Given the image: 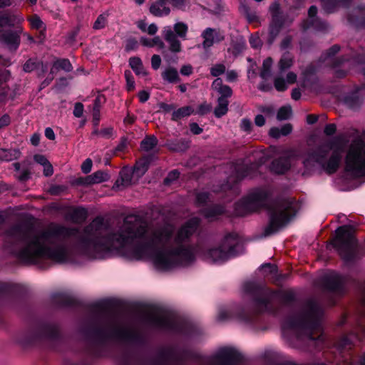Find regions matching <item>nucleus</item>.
Here are the masks:
<instances>
[{
    "mask_svg": "<svg viewBox=\"0 0 365 365\" xmlns=\"http://www.w3.org/2000/svg\"><path fill=\"white\" fill-rule=\"evenodd\" d=\"M97 225L94 220L83 232L61 226L43 232V258L66 262L79 257L101 259L119 255L129 260L148 259L161 271L187 266L195 259L190 237L199 225L197 217L178 231L170 224L148 226L131 217L106 234L96 229Z\"/></svg>",
    "mask_w": 365,
    "mask_h": 365,
    "instance_id": "obj_1",
    "label": "nucleus"
},
{
    "mask_svg": "<svg viewBox=\"0 0 365 365\" xmlns=\"http://www.w3.org/2000/svg\"><path fill=\"white\" fill-rule=\"evenodd\" d=\"M341 158V148L329 142L306 153L303 164L308 171L322 170L330 174L337 170Z\"/></svg>",
    "mask_w": 365,
    "mask_h": 365,
    "instance_id": "obj_2",
    "label": "nucleus"
},
{
    "mask_svg": "<svg viewBox=\"0 0 365 365\" xmlns=\"http://www.w3.org/2000/svg\"><path fill=\"white\" fill-rule=\"evenodd\" d=\"M242 252L240 240L235 235L226 236L218 246L206 248L202 253V258L212 264H221L230 257Z\"/></svg>",
    "mask_w": 365,
    "mask_h": 365,
    "instance_id": "obj_3",
    "label": "nucleus"
},
{
    "mask_svg": "<svg viewBox=\"0 0 365 365\" xmlns=\"http://www.w3.org/2000/svg\"><path fill=\"white\" fill-rule=\"evenodd\" d=\"M269 222L266 232L274 233L285 227L295 216L294 205L287 200L272 203L269 208Z\"/></svg>",
    "mask_w": 365,
    "mask_h": 365,
    "instance_id": "obj_4",
    "label": "nucleus"
},
{
    "mask_svg": "<svg viewBox=\"0 0 365 365\" xmlns=\"http://www.w3.org/2000/svg\"><path fill=\"white\" fill-rule=\"evenodd\" d=\"M346 170L353 178H365V143L354 141L350 146L346 157Z\"/></svg>",
    "mask_w": 365,
    "mask_h": 365,
    "instance_id": "obj_5",
    "label": "nucleus"
},
{
    "mask_svg": "<svg viewBox=\"0 0 365 365\" xmlns=\"http://www.w3.org/2000/svg\"><path fill=\"white\" fill-rule=\"evenodd\" d=\"M188 31V26L183 22H176L173 29L170 26H164L162 30V34L168 43L169 50L173 53H179L181 51V43L178 37L182 39H186Z\"/></svg>",
    "mask_w": 365,
    "mask_h": 365,
    "instance_id": "obj_6",
    "label": "nucleus"
},
{
    "mask_svg": "<svg viewBox=\"0 0 365 365\" xmlns=\"http://www.w3.org/2000/svg\"><path fill=\"white\" fill-rule=\"evenodd\" d=\"M356 244V240L351 227L343 226L336 230V237L334 241V245L345 260L349 259V255Z\"/></svg>",
    "mask_w": 365,
    "mask_h": 365,
    "instance_id": "obj_7",
    "label": "nucleus"
},
{
    "mask_svg": "<svg viewBox=\"0 0 365 365\" xmlns=\"http://www.w3.org/2000/svg\"><path fill=\"white\" fill-rule=\"evenodd\" d=\"M283 329L284 331H290L297 337H306L310 341L314 340V339L311 336L312 331L307 322H305L300 317H291L287 319L284 322Z\"/></svg>",
    "mask_w": 365,
    "mask_h": 365,
    "instance_id": "obj_8",
    "label": "nucleus"
},
{
    "mask_svg": "<svg viewBox=\"0 0 365 365\" xmlns=\"http://www.w3.org/2000/svg\"><path fill=\"white\" fill-rule=\"evenodd\" d=\"M237 351L231 347L220 348L215 354L206 359L207 365H230L237 359Z\"/></svg>",
    "mask_w": 365,
    "mask_h": 365,
    "instance_id": "obj_9",
    "label": "nucleus"
},
{
    "mask_svg": "<svg viewBox=\"0 0 365 365\" xmlns=\"http://www.w3.org/2000/svg\"><path fill=\"white\" fill-rule=\"evenodd\" d=\"M146 319L150 324L157 327H166L170 324L168 313L158 308L148 309Z\"/></svg>",
    "mask_w": 365,
    "mask_h": 365,
    "instance_id": "obj_10",
    "label": "nucleus"
},
{
    "mask_svg": "<svg viewBox=\"0 0 365 365\" xmlns=\"http://www.w3.org/2000/svg\"><path fill=\"white\" fill-rule=\"evenodd\" d=\"M202 37L204 41L202 46L205 48L211 47L216 43H218L224 39V36L219 31L210 28L206 29L202 34Z\"/></svg>",
    "mask_w": 365,
    "mask_h": 365,
    "instance_id": "obj_11",
    "label": "nucleus"
},
{
    "mask_svg": "<svg viewBox=\"0 0 365 365\" xmlns=\"http://www.w3.org/2000/svg\"><path fill=\"white\" fill-rule=\"evenodd\" d=\"M297 80V75L293 72H289L286 75V79L282 76V73L274 78V87L278 91H283L287 88L289 84L294 83Z\"/></svg>",
    "mask_w": 365,
    "mask_h": 365,
    "instance_id": "obj_12",
    "label": "nucleus"
},
{
    "mask_svg": "<svg viewBox=\"0 0 365 365\" xmlns=\"http://www.w3.org/2000/svg\"><path fill=\"white\" fill-rule=\"evenodd\" d=\"M150 11L155 16L162 17L168 15L170 9L164 0H159L150 6Z\"/></svg>",
    "mask_w": 365,
    "mask_h": 365,
    "instance_id": "obj_13",
    "label": "nucleus"
},
{
    "mask_svg": "<svg viewBox=\"0 0 365 365\" xmlns=\"http://www.w3.org/2000/svg\"><path fill=\"white\" fill-rule=\"evenodd\" d=\"M0 43L6 46L9 50H16L19 45V38L16 34L6 33L0 37Z\"/></svg>",
    "mask_w": 365,
    "mask_h": 365,
    "instance_id": "obj_14",
    "label": "nucleus"
},
{
    "mask_svg": "<svg viewBox=\"0 0 365 365\" xmlns=\"http://www.w3.org/2000/svg\"><path fill=\"white\" fill-rule=\"evenodd\" d=\"M22 18L17 14H11L8 13H0V31L5 26H14L19 23Z\"/></svg>",
    "mask_w": 365,
    "mask_h": 365,
    "instance_id": "obj_15",
    "label": "nucleus"
},
{
    "mask_svg": "<svg viewBox=\"0 0 365 365\" xmlns=\"http://www.w3.org/2000/svg\"><path fill=\"white\" fill-rule=\"evenodd\" d=\"M109 178L108 174L103 171H97L92 175L87 176L85 179L86 184H97L107 181Z\"/></svg>",
    "mask_w": 365,
    "mask_h": 365,
    "instance_id": "obj_16",
    "label": "nucleus"
},
{
    "mask_svg": "<svg viewBox=\"0 0 365 365\" xmlns=\"http://www.w3.org/2000/svg\"><path fill=\"white\" fill-rule=\"evenodd\" d=\"M162 78L164 81L170 83H178L180 81V77L176 68L173 67H168L162 72Z\"/></svg>",
    "mask_w": 365,
    "mask_h": 365,
    "instance_id": "obj_17",
    "label": "nucleus"
},
{
    "mask_svg": "<svg viewBox=\"0 0 365 365\" xmlns=\"http://www.w3.org/2000/svg\"><path fill=\"white\" fill-rule=\"evenodd\" d=\"M292 130V127L289 123H287L281 128L273 127L269 130V135L274 138H279L281 136H285L289 134Z\"/></svg>",
    "mask_w": 365,
    "mask_h": 365,
    "instance_id": "obj_18",
    "label": "nucleus"
},
{
    "mask_svg": "<svg viewBox=\"0 0 365 365\" xmlns=\"http://www.w3.org/2000/svg\"><path fill=\"white\" fill-rule=\"evenodd\" d=\"M129 65L135 73L137 76H145L147 71L143 66L141 60L138 57L130 58L129 60Z\"/></svg>",
    "mask_w": 365,
    "mask_h": 365,
    "instance_id": "obj_19",
    "label": "nucleus"
},
{
    "mask_svg": "<svg viewBox=\"0 0 365 365\" xmlns=\"http://www.w3.org/2000/svg\"><path fill=\"white\" fill-rule=\"evenodd\" d=\"M140 43L147 47L157 46L158 49L165 48V43L160 36H157L153 38H148L146 37H141L140 39Z\"/></svg>",
    "mask_w": 365,
    "mask_h": 365,
    "instance_id": "obj_20",
    "label": "nucleus"
},
{
    "mask_svg": "<svg viewBox=\"0 0 365 365\" xmlns=\"http://www.w3.org/2000/svg\"><path fill=\"white\" fill-rule=\"evenodd\" d=\"M293 64V57L289 53H284L281 57L278 67L282 73L285 70L289 68Z\"/></svg>",
    "mask_w": 365,
    "mask_h": 365,
    "instance_id": "obj_21",
    "label": "nucleus"
},
{
    "mask_svg": "<svg viewBox=\"0 0 365 365\" xmlns=\"http://www.w3.org/2000/svg\"><path fill=\"white\" fill-rule=\"evenodd\" d=\"M20 155V152L16 149H0V160L4 161H11L17 159Z\"/></svg>",
    "mask_w": 365,
    "mask_h": 365,
    "instance_id": "obj_22",
    "label": "nucleus"
},
{
    "mask_svg": "<svg viewBox=\"0 0 365 365\" xmlns=\"http://www.w3.org/2000/svg\"><path fill=\"white\" fill-rule=\"evenodd\" d=\"M290 167V163L288 160L280 159L275 160L272 163V169L274 172L281 174L287 171Z\"/></svg>",
    "mask_w": 365,
    "mask_h": 365,
    "instance_id": "obj_23",
    "label": "nucleus"
},
{
    "mask_svg": "<svg viewBox=\"0 0 365 365\" xmlns=\"http://www.w3.org/2000/svg\"><path fill=\"white\" fill-rule=\"evenodd\" d=\"M218 105L215 109V115L217 118H220L222 115H225L228 110V101L223 97H220L218 98Z\"/></svg>",
    "mask_w": 365,
    "mask_h": 365,
    "instance_id": "obj_24",
    "label": "nucleus"
},
{
    "mask_svg": "<svg viewBox=\"0 0 365 365\" xmlns=\"http://www.w3.org/2000/svg\"><path fill=\"white\" fill-rule=\"evenodd\" d=\"M273 64L272 59L269 57L264 60L263 64H262V68L260 72V77L266 80L271 76V69Z\"/></svg>",
    "mask_w": 365,
    "mask_h": 365,
    "instance_id": "obj_25",
    "label": "nucleus"
},
{
    "mask_svg": "<svg viewBox=\"0 0 365 365\" xmlns=\"http://www.w3.org/2000/svg\"><path fill=\"white\" fill-rule=\"evenodd\" d=\"M148 168V163L147 160H142L137 162L133 175L137 177H140L147 171Z\"/></svg>",
    "mask_w": 365,
    "mask_h": 365,
    "instance_id": "obj_26",
    "label": "nucleus"
},
{
    "mask_svg": "<svg viewBox=\"0 0 365 365\" xmlns=\"http://www.w3.org/2000/svg\"><path fill=\"white\" fill-rule=\"evenodd\" d=\"M157 144V139L154 136H150L144 139L140 144V148L143 150L150 151Z\"/></svg>",
    "mask_w": 365,
    "mask_h": 365,
    "instance_id": "obj_27",
    "label": "nucleus"
},
{
    "mask_svg": "<svg viewBox=\"0 0 365 365\" xmlns=\"http://www.w3.org/2000/svg\"><path fill=\"white\" fill-rule=\"evenodd\" d=\"M192 113V109L191 107H183L174 111L173 113L172 118L173 120H177L178 119H180L181 118L190 115Z\"/></svg>",
    "mask_w": 365,
    "mask_h": 365,
    "instance_id": "obj_28",
    "label": "nucleus"
},
{
    "mask_svg": "<svg viewBox=\"0 0 365 365\" xmlns=\"http://www.w3.org/2000/svg\"><path fill=\"white\" fill-rule=\"evenodd\" d=\"M292 115V108L289 106H285L280 108L277 114L278 120H284L290 118Z\"/></svg>",
    "mask_w": 365,
    "mask_h": 365,
    "instance_id": "obj_29",
    "label": "nucleus"
},
{
    "mask_svg": "<svg viewBox=\"0 0 365 365\" xmlns=\"http://www.w3.org/2000/svg\"><path fill=\"white\" fill-rule=\"evenodd\" d=\"M53 67L56 69H62L66 72L72 70L73 67L70 61L67 59H61L54 63Z\"/></svg>",
    "mask_w": 365,
    "mask_h": 365,
    "instance_id": "obj_30",
    "label": "nucleus"
},
{
    "mask_svg": "<svg viewBox=\"0 0 365 365\" xmlns=\"http://www.w3.org/2000/svg\"><path fill=\"white\" fill-rule=\"evenodd\" d=\"M259 271L262 274L267 276L269 274H274L277 272V267L271 264H265L261 266Z\"/></svg>",
    "mask_w": 365,
    "mask_h": 365,
    "instance_id": "obj_31",
    "label": "nucleus"
},
{
    "mask_svg": "<svg viewBox=\"0 0 365 365\" xmlns=\"http://www.w3.org/2000/svg\"><path fill=\"white\" fill-rule=\"evenodd\" d=\"M125 78L127 83L128 90H133L135 88V81L131 72L129 71H125Z\"/></svg>",
    "mask_w": 365,
    "mask_h": 365,
    "instance_id": "obj_32",
    "label": "nucleus"
},
{
    "mask_svg": "<svg viewBox=\"0 0 365 365\" xmlns=\"http://www.w3.org/2000/svg\"><path fill=\"white\" fill-rule=\"evenodd\" d=\"M225 71V67L222 64H217L211 68V74L213 76H218L223 73Z\"/></svg>",
    "mask_w": 365,
    "mask_h": 365,
    "instance_id": "obj_33",
    "label": "nucleus"
},
{
    "mask_svg": "<svg viewBox=\"0 0 365 365\" xmlns=\"http://www.w3.org/2000/svg\"><path fill=\"white\" fill-rule=\"evenodd\" d=\"M106 16H104L103 15H100L96 20V21L93 24V28L95 29H101L106 26Z\"/></svg>",
    "mask_w": 365,
    "mask_h": 365,
    "instance_id": "obj_34",
    "label": "nucleus"
},
{
    "mask_svg": "<svg viewBox=\"0 0 365 365\" xmlns=\"http://www.w3.org/2000/svg\"><path fill=\"white\" fill-rule=\"evenodd\" d=\"M31 26L34 29H41L43 28V24L38 16H34L31 19Z\"/></svg>",
    "mask_w": 365,
    "mask_h": 365,
    "instance_id": "obj_35",
    "label": "nucleus"
},
{
    "mask_svg": "<svg viewBox=\"0 0 365 365\" xmlns=\"http://www.w3.org/2000/svg\"><path fill=\"white\" fill-rule=\"evenodd\" d=\"M161 64V58L159 55H153L151 58V66L152 68L155 70H157L160 68Z\"/></svg>",
    "mask_w": 365,
    "mask_h": 365,
    "instance_id": "obj_36",
    "label": "nucleus"
},
{
    "mask_svg": "<svg viewBox=\"0 0 365 365\" xmlns=\"http://www.w3.org/2000/svg\"><path fill=\"white\" fill-rule=\"evenodd\" d=\"M240 128L242 130L250 132L252 128V123L249 119L243 118L240 123Z\"/></svg>",
    "mask_w": 365,
    "mask_h": 365,
    "instance_id": "obj_37",
    "label": "nucleus"
},
{
    "mask_svg": "<svg viewBox=\"0 0 365 365\" xmlns=\"http://www.w3.org/2000/svg\"><path fill=\"white\" fill-rule=\"evenodd\" d=\"M83 113V106L81 103H76L74 106L73 115L76 118H80Z\"/></svg>",
    "mask_w": 365,
    "mask_h": 365,
    "instance_id": "obj_38",
    "label": "nucleus"
},
{
    "mask_svg": "<svg viewBox=\"0 0 365 365\" xmlns=\"http://www.w3.org/2000/svg\"><path fill=\"white\" fill-rule=\"evenodd\" d=\"M217 92L221 95V97L225 98L226 99L227 97H230L232 95L231 88L225 85L222 86V89H220Z\"/></svg>",
    "mask_w": 365,
    "mask_h": 365,
    "instance_id": "obj_39",
    "label": "nucleus"
},
{
    "mask_svg": "<svg viewBox=\"0 0 365 365\" xmlns=\"http://www.w3.org/2000/svg\"><path fill=\"white\" fill-rule=\"evenodd\" d=\"M279 26L277 24H273L271 25L269 29V34L271 36V41H273V39L275 38V36H277L279 31Z\"/></svg>",
    "mask_w": 365,
    "mask_h": 365,
    "instance_id": "obj_40",
    "label": "nucleus"
},
{
    "mask_svg": "<svg viewBox=\"0 0 365 365\" xmlns=\"http://www.w3.org/2000/svg\"><path fill=\"white\" fill-rule=\"evenodd\" d=\"M92 168V161L91 159H86L81 165L82 171L87 174L88 173Z\"/></svg>",
    "mask_w": 365,
    "mask_h": 365,
    "instance_id": "obj_41",
    "label": "nucleus"
},
{
    "mask_svg": "<svg viewBox=\"0 0 365 365\" xmlns=\"http://www.w3.org/2000/svg\"><path fill=\"white\" fill-rule=\"evenodd\" d=\"M192 73V67L190 65H184L180 68V73L183 76H190Z\"/></svg>",
    "mask_w": 365,
    "mask_h": 365,
    "instance_id": "obj_42",
    "label": "nucleus"
},
{
    "mask_svg": "<svg viewBox=\"0 0 365 365\" xmlns=\"http://www.w3.org/2000/svg\"><path fill=\"white\" fill-rule=\"evenodd\" d=\"M43 174L45 176H51L53 174V167L49 162L46 163L45 165H43Z\"/></svg>",
    "mask_w": 365,
    "mask_h": 365,
    "instance_id": "obj_43",
    "label": "nucleus"
},
{
    "mask_svg": "<svg viewBox=\"0 0 365 365\" xmlns=\"http://www.w3.org/2000/svg\"><path fill=\"white\" fill-rule=\"evenodd\" d=\"M208 199V195L206 192H199L196 196L197 202L202 204L206 202Z\"/></svg>",
    "mask_w": 365,
    "mask_h": 365,
    "instance_id": "obj_44",
    "label": "nucleus"
},
{
    "mask_svg": "<svg viewBox=\"0 0 365 365\" xmlns=\"http://www.w3.org/2000/svg\"><path fill=\"white\" fill-rule=\"evenodd\" d=\"M335 124H328L324 128V133L327 135H333L336 131Z\"/></svg>",
    "mask_w": 365,
    "mask_h": 365,
    "instance_id": "obj_45",
    "label": "nucleus"
},
{
    "mask_svg": "<svg viewBox=\"0 0 365 365\" xmlns=\"http://www.w3.org/2000/svg\"><path fill=\"white\" fill-rule=\"evenodd\" d=\"M250 43L253 48H258L261 45V41L258 36H252L250 38Z\"/></svg>",
    "mask_w": 365,
    "mask_h": 365,
    "instance_id": "obj_46",
    "label": "nucleus"
},
{
    "mask_svg": "<svg viewBox=\"0 0 365 365\" xmlns=\"http://www.w3.org/2000/svg\"><path fill=\"white\" fill-rule=\"evenodd\" d=\"M158 31V27L155 24H151L149 26H148V28L146 29L147 34L149 35H155Z\"/></svg>",
    "mask_w": 365,
    "mask_h": 365,
    "instance_id": "obj_47",
    "label": "nucleus"
},
{
    "mask_svg": "<svg viewBox=\"0 0 365 365\" xmlns=\"http://www.w3.org/2000/svg\"><path fill=\"white\" fill-rule=\"evenodd\" d=\"M211 109V107L210 105L207 103H203L199 106L197 113L203 115L209 112Z\"/></svg>",
    "mask_w": 365,
    "mask_h": 365,
    "instance_id": "obj_48",
    "label": "nucleus"
},
{
    "mask_svg": "<svg viewBox=\"0 0 365 365\" xmlns=\"http://www.w3.org/2000/svg\"><path fill=\"white\" fill-rule=\"evenodd\" d=\"M225 85H223L222 83V81L221 78H217L215 79L212 84V88L216 91H218L220 89H222V87L224 86Z\"/></svg>",
    "mask_w": 365,
    "mask_h": 365,
    "instance_id": "obj_49",
    "label": "nucleus"
},
{
    "mask_svg": "<svg viewBox=\"0 0 365 365\" xmlns=\"http://www.w3.org/2000/svg\"><path fill=\"white\" fill-rule=\"evenodd\" d=\"M171 4L173 6L178 8V9H182L185 4L187 0H170Z\"/></svg>",
    "mask_w": 365,
    "mask_h": 365,
    "instance_id": "obj_50",
    "label": "nucleus"
},
{
    "mask_svg": "<svg viewBox=\"0 0 365 365\" xmlns=\"http://www.w3.org/2000/svg\"><path fill=\"white\" fill-rule=\"evenodd\" d=\"M149 97H150L149 93L145 91H141L138 93L139 100L142 103L146 102L149 99Z\"/></svg>",
    "mask_w": 365,
    "mask_h": 365,
    "instance_id": "obj_51",
    "label": "nucleus"
},
{
    "mask_svg": "<svg viewBox=\"0 0 365 365\" xmlns=\"http://www.w3.org/2000/svg\"><path fill=\"white\" fill-rule=\"evenodd\" d=\"M34 160L41 165L42 166L43 165H45L46 163H48V161L47 160V159L42 155H36L34 156Z\"/></svg>",
    "mask_w": 365,
    "mask_h": 365,
    "instance_id": "obj_52",
    "label": "nucleus"
},
{
    "mask_svg": "<svg viewBox=\"0 0 365 365\" xmlns=\"http://www.w3.org/2000/svg\"><path fill=\"white\" fill-rule=\"evenodd\" d=\"M190 130L194 134H200L202 133V129L195 123L190 124Z\"/></svg>",
    "mask_w": 365,
    "mask_h": 365,
    "instance_id": "obj_53",
    "label": "nucleus"
},
{
    "mask_svg": "<svg viewBox=\"0 0 365 365\" xmlns=\"http://www.w3.org/2000/svg\"><path fill=\"white\" fill-rule=\"evenodd\" d=\"M255 123L257 126H262L265 123V119L262 115H257L255 118Z\"/></svg>",
    "mask_w": 365,
    "mask_h": 365,
    "instance_id": "obj_54",
    "label": "nucleus"
},
{
    "mask_svg": "<svg viewBox=\"0 0 365 365\" xmlns=\"http://www.w3.org/2000/svg\"><path fill=\"white\" fill-rule=\"evenodd\" d=\"M45 136L49 140H54L56 138L55 133L51 128H46Z\"/></svg>",
    "mask_w": 365,
    "mask_h": 365,
    "instance_id": "obj_55",
    "label": "nucleus"
},
{
    "mask_svg": "<svg viewBox=\"0 0 365 365\" xmlns=\"http://www.w3.org/2000/svg\"><path fill=\"white\" fill-rule=\"evenodd\" d=\"M10 123V118L9 115H5L0 118V128L6 126Z\"/></svg>",
    "mask_w": 365,
    "mask_h": 365,
    "instance_id": "obj_56",
    "label": "nucleus"
},
{
    "mask_svg": "<svg viewBox=\"0 0 365 365\" xmlns=\"http://www.w3.org/2000/svg\"><path fill=\"white\" fill-rule=\"evenodd\" d=\"M229 316V312L225 309H222L219 311L218 313V319L220 320H224L227 319Z\"/></svg>",
    "mask_w": 365,
    "mask_h": 365,
    "instance_id": "obj_57",
    "label": "nucleus"
},
{
    "mask_svg": "<svg viewBox=\"0 0 365 365\" xmlns=\"http://www.w3.org/2000/svg\"><path fill=\"white\" fill-rule=\"evenodd\" d=\"M221 212L220 210H216L215 209H212L211 210H207L205 212V215L207 218H212L214 217L217 214L220 213Z\"/></svg>",
    "mask_w": 365,
    "mask_h": 365,
    "instance_id": "obj_58",
    "label": "nucleus"
},
{
    "mask_svg": "<svg viewBox=\"0 0 365 365\" xmlns=\"http://www.w3.org/2000/svg\"><path fill=\"white\" fill-rule=\"evenodd\" d=\"M115 334L118 336L119 337L122 338H126L127 337V333L126 330L124 328L119 327L115 331Z\"/></svg>",
    "mask_w": 365,
    "mask_h": 365,
    "instance_id": "obj_59",
    "label": "nucleus"
},
{
    "mask_svg": "<svg viewBox=\"0 0 365 365\" xmlns=\"http://www.w3.org/2000/svg\"><path fill=\"white\" fill-rule=\"evenodd\" d=\"M179 177V173L176 170L172 171L169 173L168 177L165 179V182L175 180Z\"/></svg>",
    "mask_w": 365,
    "mask_h": 365,
    "instance_id": "obj_60",
    "label": "nucleus"
},
{
    "mask_svg": "<svg viewBox=\"0 0 365 365\" xmlns=\"http://www.w3.org/2000/svg\"><path fill=\"white\" fill-rule=\"evenodd\" d=\"M237 73L233 71H228L226 73L227 80L229 81H232L235 80L237 78Z\"/></svg>",
    "mask_w": 365,
    "mask_h": 365,
    "instance_id": "obj_61",
    "label": "nucleus"
},
{
    "mask_svg": "<svg viewBox=\"0 0 365 365\" xmlns=\"http://www.w3.org/2000/svg\"><path fill=\"white\" fill-rule=\"evenodd\" d=\"M138 28L140 29L143 32H146V29L148 28L147 24L144 21H139L137 23Z\"/></svg>",
    "mask_w": 365,
    "mask_h": 365,
    "instance_id": "obj_62",
    "label": "nucleus"
},
{
    "mask_svg": "<svg viewBox=\"0 0 365 365\" xmlns=\"http://www.w3.org/2000/svg\"><path fill=\"white\" fill-rule=\"evenodd\" d=\"M40 142V136L38 134H34L31 138V143L34 145H38Z\"/></svg>",
    "mask_w": 365,
    "mask_h": 365,
    "instance_id": "obj_63",
    "label": "nucleus"
},
{
    "mask_svg": "<svg viewBox=\"0 0 365 365\" xmlns=\"http://www.w3.org/2000/svg\"><path fill=\"white\" fill-rule=\"evenodd\" d=\"M127 145V142L125 140H123L116 147L115 150L117 151H123Z\"/></svg>",
    "mask_w": 365,
    "mask_h": 365,
    "instance_id": "obj_64",
    "label": "nucleus"
}]
</instances>
